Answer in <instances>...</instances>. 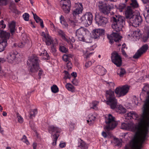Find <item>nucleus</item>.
I'll list each match as a JSON object with an SVG mask.
<instances>
[{
  "mask_svg": "<svg viewBox=\"0 0 149 149\" xmlns=\"http://www.w3.org/2000/svg\"><path fill=\"white\" fill-rule=\"evenodd\" d=\"M27 45L28 44L25 42H22L18 44V46L21 48H22L25 46Z\"/></svg>",
  "mask_w": 149,
  "mask_h": 149,
  "instance_id": "50",
  "label": "nucleus"
},
{
  "mask_svg": "<svg viewBox=\"0 0 149 149\" xmlns=\"http://www.w3.org/2000/svg\"><path fill=\"white\" fill-rule=\"evenodd\" d=\"M99 10L103 14L108 15L110 13L112 7L108 3L102 1H99L98 3Z\"/></svg>",
  "mask_w": 149,
  "mask_h": 149,
  "instance_id": "7",
  "label": "nucleus"
},
{
  "mask_svg": "<svg viewBox=\"0 0 149 149\" xmlns=\"http://www.w3.org/2000/svg\"><path fill=\"white\" fill-rule=\"evenodd\" d=\"M61 24L63 26V28H68V25L66 21L63 22Z\"/></svg>",
  "mask_w": 149,
  "mask_h": 149,
  "instance_id": "60",
  "label": "nucleus"
},
{
  "mask_svg": "<svg viewBox=\"0 0 149 149\" xmlns=\"http://www.w3.org/2000/svg\"><path fill=\"white\" fill-rule=\"evenodd\" d=\"M107 38L109 40V42L112 44L114 41L119 42L122 37L117 33H113L110 35H108Z\"/></svg>",
  "mask_w": 149,
  "mask_h": 149,
  "instance_id": "13",
  "label": "nucleus"
},
{
  "mask_svg": "<svg viewBox=\"0 0 149 149\" xmlns=\"http://www.w3.org/2000/svg\"><path fill=\"white\" fill-rule=\"evenodd\" d=\"M15 23L14 21H12L9 24V27L11 33L13 34L15 31Z\"/></svg>",
  "mask_w": 149,
  "mask_h": 149,
  "instance_id": "26",
  "label": "nucleus"
},
{
  "mask_svg": "<svg viewBox=\"0 0 149 149\" xmlns=\"http://www.w3.org/2000/svg\"><path fill=\"white\" fill-rule=\"evenodd\" d=\"M66 144L65 143L61 142L59 144V146L61 148H63L65 146Z\"/></svg>",
  "mask_w": 149,
  "mask_h": 149,
  "instance_id": "63",
  "label": "nucleus"
},
{
  "mask_svg": "<svg viewBox=\"0 0 149 149\" xmlns=\"http://www.w3.org/2000/svg\"><path fill=\"white\" fill-rule=\"evenodd\" d=\"M66 54H64L62 58L63 61L66 63V65L67 68L69 70L72 68V64L70 61V58H68Z\"/></svg>",
  "mask_w": 149,
  "mask_h": 149,
  "instance_id": "19",
  "label": "nucleus"
},
{
  "mask_svg": "<svg viewBox=\"0 0 149 149\" xmlns=\"http://www.w3.org/2000/svg\"><path fill=\"white\" fill-rule=\"evenodd\" d=\"M128 129H132L134 127V124L133 123H128Z\"/></svg>",
  "mask_w": 149,
  "mask_h": 149,
  "instance_id": "59",
  "label": "nucleus"
},
{
  "mask_svg": "<svg viewBox=\"0 0 149 149\" xmlns=\"http://www.w3.org/2000/svg\"><path fill=\"white\" fill-rule=\"evenodd\" d=\"M58 35L61 36L63 39L65 38L66 35L65 33L61 30H59L58 31Z\"/></svg>",
  "mask_w": 149,
  "mask_h": 149,
  "instance_id": "39",
  "label": "nucleus"
},
{
  "mask_svg": "<svg viewBox=\"0 0 149 149\" xmlns=\"http://www.w3.org/2000/svg\"><path fill=\"white\" fill-rule=\"evenodd\" d=\"M64 73L65 74V75L64 77V78H65L66 79H70V77L69 76L70 74L69 73V72L65 70L64 71Z\"/></svg>",
  "mask_w": 149,
  "mask_h": 149,
  "instance_id": "55",
  "label": "nucleus"
},
{
  "mask_svg": "<svg viewBox=\"0 0 149 149\" xmlns=\"http://www.w3.org/2000/svg\"><path fill=\"white\" fill-rule=\"evenodd\" d=\"M52 92L54 93H56L59 91L58 88L56 85H53L51 87Z\"/></svg>",
  "mask_w": 149,
  "mask_h": 149,
  "instance_id": "37",
  "label": "nucleus"
},
{
  "mask_svg": "<svg viewBox=\"0 0 149 149\" xmlns=\"http://www.w3.org/2000/svg\"><path fill=\"white\" fill-rule=\"evenodd\" d=\"M17 117L19 122L21 123H22L23 121V118L20 116L19 115V113H17Z\"/></svg>",
  "mask_w": 149,
  "mask_h": 149,
  "instance_id": "56",
  "label": "nucleus"
},
{
  "mask_svg": "<svg viewBox=\"0 0 149 149\" xmlns=\"http://www.w3.org/2000/svg\"><path fill=\"white\" fill-rule=\"evenodd\" d=\"M112 62L117 67L120 66L122 64V58L120 55L116 53H113L111 54Z\"/></svg>",
  "mask_w": 149,
  "mask_h": 149,
  "instance_id": "11",
  "label": "nucleus"
},
{
  "mask_svg": "<svg viewBox=\"0 0 149 149\" xmlns=\"http://www.w3.org/2000/svg\"><path fill=\"white\" fill-rule=\"evenodd\" d=\"M121 52H122V54L125 57H127V55L126 54V53L125 52L124 50L123 49H121Z\"/></svg>",
  "mask_w": 149,
  "mask_h": 149,
  "instance_id": "64",
  "label": "nucleus"
},
{
  "mask_svg": "<svg viewBox=\"0 0 149 149\" xmlns=\"http://www.w3.org/2000/svg\"><path fill=\"white\" fill-rule=\"evenodd\" d=\"M118 109L120 111L121 113H124L126 112V109L121 105L118 106Z\"/></svg>",
  "mask_w": 149,
  "mask_h": 149,
  "instance_id": "42",
  "label": "nucleus"
},
{
  "mask_svg": "<svg viewBox=\"0 0 149 149\" xmlns=\"http://www.w3.org/2000/svg\"><path fill=\"white\" fill-rule=\"evenodd\" d=\"M140 30L139 29H137L134 32V37H135L137 39H139V36H140Z\"/></svg>",
  "mask_w": 149,
  "mask_h": 149,
  "instance_id": "40",
  "label": "nucleus"
},
{
  "mask_svg": "<svg viewBox=\"0 0 149 149\" xmlns=\"http://www.w3.org/2000/svg\"><path fill=\"white\" fill-rule=\"evenodd\" d=\"M41 35L43 37V40H44L46 38V37L47 36V35H46L45 33L44 32H42L41 33Z\"/></svg>",
  "mask_w": 149,
  "mask_h": 149,
  "instance_id": "61",
  "label": "nucleus"
},
{
  "mask_svg": "<svg viewBox=\"0 0 149 149\" xmlns=\"http://www.w3.org/2000/svg\"><path fill=\"white\" fill-rule=\"evenodd\" d=\"M125 118L127 119H132L135 120L137 119L138 118V115L135 112L133 111H130L125 114Z\"/></svg>",
  "mask_w": 149,
  "mask_h": 149,
  "instance_id": "17",
  "label": "nucleus"
},
{
  "mask_svg": "<svg viewBox=\"0 0 149 149\" xmlns=\"http://www.w3.org/2000/svg\"><path fill=\"white\" fill-rule=\"evenodd\" d=\"M149 77V74L148 75ZM141 94L146 92L148 95L143 105V113L139 118V124L136 126V130L132 140L129 144L125 145V149H141L142 145L148 137L149 128V85L146 84L143 88Z\"/></svg>",
  "mask_w": 149,
  "mask_h": 149,
  "instance_id": "1",
  "label": "nucleus"
},
{
  "mask_svg": "<svg viewBox=\"0 0 149 149\" xmlns=\"http://www.w3.org/2000/svg\"><path fill=\"white\" fill-rule=\"evenodd\" d=\"M98 104V102L96 101L93 102L91 104V106H92L91 108L93 109H95L97 105Z\"/></svg>",
  "mask_w": 149,
  "mask_h": 149,
  "instance_id": "52",
  "label": "nucleus"
},
{
  "mask_svg": "<svg viewBox=\"0 0 149 149\" xmlns=\"http://www.w3.org/2000/svg\"><path fill=\"white\" fill-rule=\"evenodd\" d=\"M126 3H120L118 6L117 9L119 10V11L122 12L126 8Z\"/></svg>",
  "mask_w": 149,
  "mask_h": 149,
  "instance_id": "29",
  "label": "nucleus"
},
{
  "mask_svg": "<svg viewBox=\"0 0 149 149\" xmlns=\"http://www.w3.org/2000/svg\"><path fill=\"white\" fill-rule=\"evenodd\" d=\"M125 74L126 71L124 68H121L118 69L117 74L119 75L120 77H123L124 74Z\"/></svg>",
  "mask_w": 149,
  "mask_h": 149,
  "instance_id": "31",
  "label": "nucleus"
},
{
  "mask_svg": "<svg viewBox=\"0 0 149 149\" xmlns=\"http://www.w3.org/2000/svg\"><path fill=\"white\" fill-rule=\"evenodd\" d=\"M43 40L45 41L46 45H49L53 44L54 41L52 38L48 34H47V36L46 38L45 39V40Z\"/></svg>",
  "mask_w": 149,
  "mask_h": 149,
  "instance_id": "24",
  "label": "nucleus"
},
{
  "mask_svg": "<svg viewBox=\"0 0 149 149\" xmlns=\"http://www.w3.org/2000/svg\"><path fill=\"white\" fill-rule=\"evenodd\" d=\"M95 117L93 115H91V116H89V118L87 120V122H91L92 123L95 119Z\"/></svg>",
  "mask_w": 149,
  "mask_h": 149,
  "instance_id": "46",
  "label": "nucleus"
},
{
  "mask_svg": "<svg viewBox=\"0 0 149 149\" xmlns=\"http://www.w3.org/2000/svg\"><path fill=\"white\" fill-rule=\"evenodd\" d=\"M10 0H0V3L4 5H6Z\"/></svg>",
  "mask_w": 149,
  "mask_h": 149,
  "instance_id": "53",
  "label": "nucleus"
},
{
  "mask_svg": "<svg viewBox=\"0 0 149 149\" xmlns=\"http://www.w3.org/2000/svg\"><path fill=\"white\" fill-rule=\"evenodd\" d=\"M60 20L61 23L65 21L64 17L62 15L60 17Z\"/></svg>",
  "mask_w": 149,
  "mask_h": 149,
  "instance_id": "62",
  "label": "nucleus"
},
{
  "mask_svg": "<svg viewBox=\"0 0 149 149\" xmlns=\"http://www.w3.org/2000/svg\"><path fill=\"white\" fill-rule=\"evenodd\" d=\"M92 64V63L91 61H89L86 63L85 66L86 68L91 66Z\"/></svg>",
  "mask_w": 149,
  "mask_h": 149,
  "instance_id": "58",
  "label": "nucleus"
},
{
  "mask_svg": "<svg viewBox=\"0 0 149 149\" xmlns=\"http://www.w3.org/2000/svg\"><path fill=\"white\" fill-rule=\"evenodd\" d=\"M105 34V31L103 29H97L93 30L92 32V37L94 39H98Z\"/></svg>",
  "mask_w": 149,
  "mask_h": 149,
  "instance_id": "14",
  "label": "nucleus"
},
{
  "mask_svg": "<svg viewBox=\"0 0 149 149\" xmlns=\"http://www.w3.org/2000/svg\"><path fill=\"white\" fill-rule=\"evenodd\" d=\"M6 25L4 23V21L2 20L0 22V31H2L1 29H4L6 27Z\"/></svg>",
  "mask_w": 149,
  "mask_h": 149,
  "instance_id": "47",
  "label": "nucleus"
},
{
  "mask_svg": "<svg viewBox=\"0 0 149 149\" xmlns=\"http://www.w3.org/2000/svg\"><path fill=\"white\" fill-rule=\"evenodd\" d=\"M7 45V42H4L2 41L0 42V52L3 51L5 49V48Z\"/></svg>",
  "mask_w": 149,
  "mask_h": 149,
  "instance_id": "32",
  "label": "nucleus"
},
{
  "mask_svg": "<svg viewBox=\"0 0 149 149\" xmlns=\"http://www.w3.org/2000/svg\"><path fill=\"white\" fill-rule=\"evenodd\" d=\"M96 72L100 75H103L106 73V70L102 66L98 65L95 68Z\"/></svg>",
  "mask_w": 149,
  "mask_h": 149,
  "instance_id": "20",
  "label": "nucleus"
},
{
  "mask_svg": "<svg viewBox=\"0 0 149 149\" xmlns=\"http://www.w3.org/2000/svg\"><path fill=\"white\" fill-rule=\"evenodd\" d=\"M42 54H43V56H46V57L44 58L45 59L49 60L50 59V57L49 56L46 51H44V53H43L42 54L41 53L40 55L42 56Z\"/></svg>",
  "mask_w": 149,
  "mask_h": 149,
  "instance_id": "44",
  "label": "nucleus"
},
{
  "mask_svg": "<svg viewBox=\"0 0 149 149\" xmlns=\"http://www.w3.org/2000/svg\"><path fill=\"white\" fill-rule=\"evenodd\" d=\"M128 21L130 25L134 27H137L141 24L142 21V17L140 15H135L130 18Z\"/></svg>",
  "mask_w": 149,
  "mask_h": 149,
  "instance_id": "10",
  "label": "nucleus"
},
{
  "mask_svg": "<svg viewBox=\"0 0 149 149\" xmlns=\"http://www.w3.org/2000/svg\"><path fill=\"white\" fill-rule=\"evenodd\" d=\"M81 22L85 26H88L91 24L93 19V15L90 12H86L81 18Z\"/></svg>",
  "mask_w": 149,
  "mask_h": 149,
  "instance_id": "8",
  "label": "nucleus"
},
{
  "mask_svg": "<svg viewBox=\"0 0 149 149\" xmlns=\"http://www.w3.org/2000/svg\"><path fill=\"white\" fill-rule=\"evenodd\" d=\"M80 140V141L79 142V144L78 147L81 149H88V147L87 144L82 140L81 139Z\"/></svg>",
  "mask_w": 149,
  "mask_h": 149,
  "instance_id": "28",
  "label": "nucleus"
},
{
  "mask_svg": "<svg viewBox=\"0 0 149 149\" xmlns=\"http://www.w3.org/2000/svg\"><path fill=\"white\" fill-rule=\"evenodd\" d=\"M65 87L68 91H72L74 89V87L69 83L65 85Z\"/></svg>",
  "mask_w": 149,
  "mask_h": 149,
  "instance_id": "36",
  "label": "nucleus"
},
{
  "mask_svg": "<svg viewBox=\"0 0 149 149\" xmlns=\"http://www.w3.org/2000/svg\"><path fill=\"white\" fill-rule=\"evenodd\" d=\"M125 18L120 15H114L111 18L112 29L117 32L121 31L125 24Z\"/></svg>",
  "mask_w": 149,
  "mask_h": 149,
  "instance_id": "2",
  "label": "nucleus"
},
{
  "mask_svg": "<svg viewBox=\"0 0 149 149\" xmlns=\"http://www.w3.org/2000/svg\"><path fill=\"white\" fill-rule=\"evenodd\" d=\"M68 22L70 24L72 27H74L76 25L75 22L72 20L69 19Z\"/></svg>",
  "mask_w": 149,
  "mask_h": 149,
  "instance_id": "54",
  "label": "nucleus"
},
{
  "mask_svg": "<svg viewBox=\"0 0 149 149\" xmlns=\"http://www.w3.org/2000/svg\"><path fill=\"white\" fill-rule=\"evenodd\" d=\"M128 123H122L121 125V128L123 129H128Z\"/></svg>",
  "mask_w": 149,
  "mask_h": 149,
  "instance_id": "51",
  "label": "nucleus"
},
{
  "mask_svg": "<svg viewBox=\"0 0 149 149\" xmlns=\"http://www.w3.org/2000/svg\"><path fill=\"white\" fill-rule=\"evenodd\" d=\"M21 140L24 142L27 145L29 144V142L26 139V137L25 135H24L23 136L22 138L21 139Z\"/></svg>",
  "mask_w": 149,
  "mask_h": 149,
  "instance_id": "49",
  "label": "nucleus"
},
{
  "mask_svg": "<svg viewBox=\"0 0 149 149\" xmlns=\"http://www.w3.org/2000/svg\"><path fill=\"white\" fill-rule=\"evenodd\" d=\"M76 36L80 41L85 42L87 43H90L91 42V38L90 37H89L88 38H86L84 37V35L76 34Z\"/></svg>",
  "mask_w": 149,
  "mask_h": 149,
  "instance_id": "22",
  "label": "nucleus"
},
{
  "mask_svg": "<svg viewBox=\"0 0 149 149\" xmlns=\"http://www.w3.org/2000/svg\"><path fill=\"white\" fill-rule=\"evenodd\" d=\"M87 31L88 30L86 28L81 27L77 30L76 34L84 35Z\"/></svg>",
  "mask_w": 149,
  "mask_h": 149,
  "instance_id": "25",
  "label": "nucleus"
},
{
  "mask_svg": "<svg viewBox=\"0 0 149 149\" xmlns=\"http://www.w3.org/2000/svg\"><path fill=\"white\" fill-rule=\"evenodd\" d=\"M148 48V45L146 44L142 46L133 56V58L135 59H137L140 57L142 54L145 53Z\"/></svg>",
  "mask_w": 149,
  "mask_h": 149,
  "instance_id": "12",
  "label": "nucleus"
},
{
  "mask_svg": "<svg viewBox=\"0 0 149 149\" xmlns=\"http://www.w3.org/2000/svg\"><path fill=\"white\" fill-rule=\"evenodd\" d=\"M60 4H71L70 1V0H61Z\"/></svg>",
  "mask_w": 149,
  "mask_h": 149,
  "instance_id": "43",
  "label": "nucleus"
},
{
  "mask_svg": "<svg viewBox=\"0 0 149 149\" xmlns=\"http://www.w3.org/2000/svg\"><path fill=\"white\" fill-rule=\"evenodd\" d=\"M75 8L73 11V14L74 16L77 15L81 14L83 10V8L82 4L78 3L75 4Z\"/></svg>",
  "mask_w": 149,
  "mask_h": 149,
  "instance_id": "15",
  "label": "nucleus"
},
{
  "mask_svg": "<svg viewBox=\"0 0 149 149\" xmlns=\"http://www.w3.org/2000/svg\"><path fill=\"white\" fill-rule=\"evenodd\" d=\"M126 18L130 20V19L131 17H132L134 15H133L132 10L131 9H127L126 13Z\"/></svg>",
  "mask_w": 149,
  "mask_h": 149,
  "instance_id": "27",
  "label": "nucleus"
},
{
  "mask_svg": "<svg viewBox=\"0 0 149 149\" xmlns=\"http://www.w3.org/2000/svg\"><path fill=\"white\" fill-rule=\"evenodd\" d=\"M72 82L74 85L76 86L78 85L79 83L78 81L75 78H74L73 80L72 81Z\"/></svg>",
  "mask_w": 149,
  "mask_h": 149,
  "instance_id": "57",
  "label": "nucleus"
},
{
  "mask_svg": "<svg viewBox=\"0 0 149 149\" xmlns=\"http://www.w3.org/2000/svg\"><path fill=\"white\" fill-rule=\"evenodd\" d=\"M95 20L96 24L99 26H105L106 24L108 22L107 18L97 13L95 14Z\"/></svg>",
  "mask_w": 149,
  "mask_h": 149,
  "instance_id": "6",
  "label": "nucleus"
},
{
  "mask_svg": "<svg viewBox=\"0 0 149 149\" xmlns=\"http://www.w3.org/2000/svg\"><path fill=\"white\" fill-rule=\"evenodd\" d=\"M9 8L13 13L17 14L18 11L16 8L15 5L14 3H11L9 6Z\"/></svg>",
  "mask_w": 149,
  "mask_h": 149,
  "instance_id": "30",
  "label": "nucleus"
},
{
  "mask_svg": "<svg viewBox=\"0 0 149 149\" xmlns=\"http://www.w3.org/2000/svg\"><path fill=\"white\" fill-rule=\"evenodd\" d=\"M10 36V33L4 31H1L0 32V37L1 38V41L7 42V40Z\"/></svg>",
  "mask_w": 149,
  "mask_h": 149,
  "instance_id": "18",
  "label": "nucleus"
},
{
  "mask_svg": "<svg viewBox=\"0 0 149 149\" xmlns=\"http://www.w3.org/2000/svg\"><path fill=\"white\" fill-rule=\"evenodd\" d=\"M29 15L27 13H25L23 15L24 20L26 21H28L29 19Z\"/></svg>",
  "mask_w": 149,
  "mask_h": 149,
  "instance_id": "48",
  "label": "nucleus"
},
{
  "mask_svg": "<svg viewBox=\"0 0 149 149\" xmlns=\"http://www.w3.org/2000/svg\"><path fill=\"white\" fill-rule=\"evenodd\" d=\"M59 136V134H54L53 135L54 139L53 140V142L52 143V145L53 146H56V141Z\"/></svg>",
  "mask_w": 149,
  "mask_h": 149,
  "instance_id": "34",
  "label": "nucleus"
},
{
  "mask_svg": "<svg viewBox=\"0 0 149 149\" xmlns=\"http://www.w3.org/2000/svg\"><path fill=\"white\" fill-rule=\"evenodd\" d=\"M37 110L36 109H31L30 111V118H32L33 117H34L36 114L37 113Z\"/></svg>",
  "mask_w": 149,
  "mask_h": 149,
  "instance_id": "33",
  "label": "nucleus"
},
{
  "mask_svg": "<svg viewBox=\"0 0 149 149\" xmlns=\"http://www.w3.org/2000/svg\"><path fill=\"white\" fill-rule=\"evenodd\" d=\"M59 49L61 52L63 53H67L68 52V49L63 46H60Z\"/></svg>",
  "mask_w": 149,
  "mask_h": 149,
  "instance_id": "38",
  "label": "nucleus"
},
{
  "mask_svg": "<svg viewBox=\"0 0 149 149\" xmlns=\"http://www.w3.org/2000/svg\"><path fill=\"white\" fill-rule=\"evenodd\" d=\"M32 14L33 16L34 19L37 23L40 22V26L42 28L44 27V26L43 25V22L42 20L36 14H34L32 12Z\"/></svg>",
  "mask_w": 149,
  "mask_h": 149,
  "instance_id": "23",
  "label": "nucleus"
},
{
  "mask_svg": "<svg viewBox=\"0 0 149 149\" xmlns=\"http://www.w3.org/2000/svg\"><path fill=\"white\" fill-rule=\"evenodd\" d=\"M129 89V87L127 85L123 86L122 87H117L115 90V92L117 97H120L126 95Z\"/></svg>",
  "mask_w": 149,
  "mask_h": 149,
  "instance_id": "9",
  "label": "nucleus"
},
{
  "mask_svg": "<svg viewBox=\"0 0 149 149\" xmlns=\"http://www.w3.org/2000/svg\"><path fill=\"white\" fill-rule=\"evenodd\" d=\"M115 118L111 114H109L108 118L105 120L107 125L105 128L107 131L112 130L117 125V122L115 120Z\"/></svg>",
  "mask_w": 149,
  "mask_h": 149,
  "instance_id": "5",
  "label": "nucleus"
},
{
  "mask_svg": "<svg viewBox=\"0 0 149 149\" xmlns=\"http://www.w3.org/2000/svg\"><path fill=\"white\" fill-rule=\"evenodd\" d=\"M114 140L115 141L116 145L118 146L121 147V141L117 138H114Z\"/></svg>",
  "mask_w": 149,
  "mask_h": 149,
  "instance_id": "41",
  "label": "nucleus"
},
{
  "mask_svg": "<svg viewBox=\"0 0 149 149\" xmlns=\"http://www.w3.org/2000/svg\"><path fill=\"white\" fill-rule=\"evenodd\" d=\"M48 131L49 133L51 134L52 136L54 134H58L60 133L61 130L60 129L57 127H55L53 125H50L48 127Z\"/></svg>",
  "mask_w": 149,
  "mask_h": 149,
  "instance_id": "16",
  "label": "nucleus"
},
{
  "mask_svg": "<svg viewBox=\"0 0 149 149\" xmlns=\"http://www.w3.org/2000/svg\"><path fill=\"white\" fill-rule=\"evenodd\" d=\"M106 97L107 100V104L112 109H115L117 104V100L115 96L114 92L111 90L106 92Z\"/></svg>",
  "mask_w": 149,
  "mask_h": 149,
  "instance_id": "4",
  "label": "nucleus"
},
{
  "mask_svg": "<svg viewBox=\"0 0 149 149\" xmlns=\"http://www.w3.org/2000/svg\"><path fill=\"white\" fill-rule=\"evenodd\" d=\"M132 3H130L131 6L134 8H137L139 5L136 0H131Z\"/></svg>",
  "mask_w": 149,
  "mask_h": 149,
  "instance_id": "35",
  "label": "nucleus"
},
{
  "mask_svg": "<svg viewBox=\"0 0 149 149\" xmlns=\"http://www.w3.org/2000/svg\"><path fill=\"white\" fill-rule=\"evenodd\" d=\"M62 9L63 10V12L65 13H68L70 10V7H68H68H65V8H63V7H61Z\"/></svg>",
  "mask_w": 149,
  "mask_h": 149,
  "instance_id": "45",
  "label": "nucleus"
},
{
  "mask_svg": "<svg viewBox=\"0 0 149 149\" xmlns=\"http://www.w3.org/2000/svg\"><path fill=\"white\" fill-rule=\"evenodd\" d=\"M18 54L17 52L16 51H14L11 52L8 56V61L10 63H13V61L16 58V56Z\"/></svg>",
  "mask_w": 149,
  "mask_h": 149,
  "instance_id": "21",
  "label": "nucleus"
},
{
  "mask_svg": "<svg viewBox=\"0 0 149 149\" xmlns=\"http://www.w3.org/2000/svg\"><path fill=\"white\" fill-rule=\"evenodd\" d=\"M40 61L38 57L33 55L28 59L27 64L29 71L32 73L36 72L39 69Z\"/></svg>",
  "mask_w": 149,
  "mask_h": 149,
  "instance_id": "3",
  "label": "nucleus"
}]
</instances>
